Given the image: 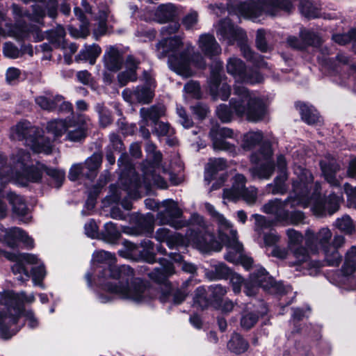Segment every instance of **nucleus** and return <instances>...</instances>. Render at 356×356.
Segmentation results:
<instances>
[{"instance_id": "nucleus-26", "label": "nucleus", "mask_w": 356, "mask_h": 356, "mask_svg": "<svg viewBox=\"0 0 356 356\" xmlns=\"http://www.w3.org/2000/svg\"><path fill=\"white\" fill-rule=\"evenodd\" d=\"M197 43L202 52L209 58L218 56L222 52L220 44L212 34H201Z\"/></svg>"}, {"instance_id": "nucleus-18", "label": "nucleus", "mask_w": 356, "mask_h": 356, "mask_svg": "<svg viewBox=\"0 0 356 356\" xmlns=\"http://www.w3.org/2000/svg\"><path fill=\"white\" fill-rule=\"evenodd\" d=\"M159 209L157 219L161 225H169L176 229L190 225V221L181 219L182 211L175 201L172 200L163 201L159 207Z\"/></svg>"}, {"instance_id": "nucleus-55", "label": "nucleus", "mask_w": 356, "mask_h": 356, "mask_svg": "<svg viewBox=\"0 0 356 356\" xmlns=\"http://www.w3.org/2000/svg\"><path fill=\"white\" fill-rule=\"evenodd\" d=\"M252 218L255 220L254 229L259 234H261L264 229L270 227L273 224V221L259 214H253Z\"/></svg>"}, {"instance_id": "nucleus-59", "label": "nucleus", "mask_w": 356, "mask_h": 356, "mask_svg": "<svg viewBox=\"0 0 356 356\" xmlns=\"http://www.w3.org/2000/svg\"><path fill=\"white\" fill-rule=\"evenodd\" d=\"M334 225L340 231L346 233H351L354 229L353 221L348 216H344L341 218H338Z\"/></svg>"}, {"instance_id": "nucleus-64", "label": "nucleus", "mask_w": 356, "mask_h": 356, "mask_svg": "<svg viewBox=\"0 0 356 356\" xmlns=\"http://www.w3.org/2000/svg\"><path fill=\"white\" fill-rule=\"evenodd\" d=\"M300 35L307 44L317 46L321 42L318 35L313 32L304 30L300 32Z\"/></svg>"}, {"instance_id": "nucleus-57", "label": "nucleus", "mask_w": 356, "mask_h": 356, "mask_svg": "<svg viewBox=\"0 0 356 356\" xmlns=\"http://www.w3.org/2000/svg\"><path fill=\"white\" fill-rule=\"evenodd\" d=\"M124 249L120 250L118 253L120 256L124 258H130L134 256H136L138 253L139 246L137 245L128 241H124L123 242Z\"/></svg>"}, {"instance_id": "nucleus-32", "label": "nucleus", "mask_w": 356, "mask_h": 356, "mask_svg": "<svg viewBox=\"0 0 356 356\" xmlns=\"http://www.w3.org/2000/svg\"><path fill=\"white\" fill-rule=\"evenodd\" d=\"M245 177L241 174L236 175L234 177L232 187L230 189H225L223 191V198L230 201H236L241 197L243 189L245 188Z\"/></svg>"}, {"instance_id": "nucleus-2", "label": "nucleus", "mask_w": 356, "mask_h": 356, "mask_svg": "<svg viewBox=\"0 0 356 356\" xmlns=\"http://www.w3.org/2000/svg\"><path fill=\"white\" fill-rule=\"evenodd\" d=\"M147 152V160L142 163L143 181H141L136 174L134 169L130 168L127 177L123 172L120 175V183L123 185L122 191H126L129 198H138L140 189L143 187L146 191H149L152 186L164 189L168 187L165 178L156 174L157 172L162 173L168 177L171 184L178 185L181 182V179L171 171L166 170L161 164L162 154L156 150L154 144L147 141L145 145ZM112 195V200L115 202H119L122 196V190L118 188L115 186H110Z\"/></svg>"}, {"instance_id": "nucleus-10", "label": "nucleus", "mask_w": 356, "mask_h": 356, "mask_svg": "<svg viewBox=\"0 0 356 356\" xmlns=\"http://www.w3.org/2000/svg\"><path fill=\"white\" fill-rule=\"evenodd\" d=\"M5 257L15 262L12 266V270L16 278L21 282L28 281L29 279V273L24 265L25 264H39L38 266L32 268V280L34 285L44 288L42 281L46 275V270L36 255L28 253L5 252Z\"/></svg>"}, {"instance_id": "nucleus-48", "label": "nucleus", "mask_w": 356, "mask_h": 356, "mask_svg": "<svg viewBox=\"0 0 356 356\" xmlns=\"http://www.w3.org/2000/svg\"><path fill=\"white\" fill-rule=\"evenodd\" d=\"M68 120H54L47 123V129L54 136V139L60 137L67 131Z\"/></svg>"}, {"instance_id": "nucleus-49", "label": "nucleus", "mask_w": 356, "mask_h": 356, "mask_svg": "<svg viewBox=\"0 0 356 356\" xmlns=\"http://www.w3.org/2000/svg\"><path fill=\"white\" fill-rule=\"evenodd\" d=\"M286 179V172L280 173V175L274 179L273 184H268V187L269 188H272L271 192L273 194H284L287 191V187L285 184Z\"/></svg>"}, {"instance_id": "nucleus-23", "label": "nucleus", "mask_w": 356, "mask_h": 356, "mask_svg": "<svg viewBox=\"0 0 356 356\" xmlns=\"http://www.w3.org/2000/svg\"><path fill=\"white\" fill-rule=\"evenodd\" d=\"M209 135L214 149L223 150L232 154L235 153V146L225 140L226 138H233L234 131L232 129L227 127H213Z\"/></svg>"}, {"instance_id": "nucleus-3", "label": "nucleus", "mask_w": 356, "mask_h": 356, "mask_svg": "<svg viewBox=\"0 0 356 356\" xmlns=\"http://www.w3.org/2000/svg\"><path fill=\"white\" fill-rule=\"evenodd\" d=\"M190 226L191 229L186 236L177 232L172 233L166 228H160L156 232L155 238L159 242L166 243L170 249L185 248L191 244L204 253L221 250V243L215 239L202 216L193 214L190 218Z\"/></svg>"}, {"instance_id": "nucleus-50", "label": "nucleus", "mask_w": 356, "mask_h": 356, "mask_svg": "<svg viewBox=\"0 0 356 356\" xmlns=\"http://www.w3.org/2000/svg\"><path fill=\"white\" fill-rule=\"evenodd\" d=\"M301 13L308 18H316L319 16V9L309 0H301L300 5Z\"/></svg>"}, {"instance_id": "nucleus-12", "label": "nucleus", "mask_w": 356, "mask_h": 356, "mask_svg": "<svg viewBox=\"0 0 356 356\" xmlns=\"http://www.w3.org/2000/svg\"><path fill=\"white\" fill-rule=\"evenodd\" d=\"M293 6L285 0H261L258 4L253 2H243L238 5V13L244 17L255 21L263 13L274 16L283 10L289 12Z\"/></svg>"}, {"instance_id": "nucleus-44", "label": "nucleus", "mask_w": 356, "mask_h": 356, "mask_svg": "<svg viewBox=\"0 0 356 356\" xmlns=\"http://www.w3.org/2000/svg\"><path fill=\"white\" fill-rule=\"evenodd\" d=\"M263 140V134L260 131H249L243 137L242 147L246 151L251 150Z\"/></svg>"}, {"instance_id": "nucleus-25", "label": "nucleus", "mask_w": 356, "mask_h": 356, "mask_svg": "<svg viewBox=\"0 0 356 356\" xmlns=\"http://www.w3.org/2000/svg\"><path fill=\"white\" fill-rule=\"evenodd\" d=\"M149 87L138 86L135 89L131 90L126 88L122 91L123 99L130 103L149 104L154 97L153 90L151 88L152 83L148 82Z\"/></svg>"}, {"instance_id": "nucleus-40", "label": "nucleus", "mask_w": 356, "mask_h": 356, "mask_svg": "<svg viewBox=\"0 0 356 356\" xmlns=\"http://www.w3.org/2000/svg\"><path fill=\"white\" fill-rule=\"evenodd\" d=\"M226 166V161L223 159L218 158L210 159L206 166L204 176V179L208 184L211 181L213 175L216 172L224 170Z\"/></svg>"}, {"instance_id": "nucleus-43", "label": "nucleus", "mask_w": 356, "mask_h": 356, "mask_svg": "<svg viewBox=\"0 0 356 356\" xmlns=\"http://www.w3.org/2000/svg\"><path fill=\"white\" fill-rule=\"evenodd\" d=\"M62 101V96L56 95L52 97L49 95H40L35 99V103L42 109L53 111L57 108V105Z\"/></svg>"}, {"instance_id": "nucleus-29", "label": "nucleus", "mask_w": 356, "mask_h": 356, "mask_svg": "<svg viewBox=\"0 0 356 356\" xmlns=\"http://www.w3.org/2000/svg\"><path fill=\"white\" fill-rule=\"evenodd\" d=\"M139 62L133 56H127L125 62L126 70L118 75V81L120 86L127 85L129 81L137 79L136 70Z\"/></svg>"}, {"instance_id": "nucleus-61", "label": "nucleus", "mask_w": 356, "mask_h": 356, "mask_svg": "<svg viewBox=\"0 0 356 356\" xmlns=\"http://www.w3.org/2000/svg\"><path fill=\"white\" fill-rule=\"evenodd\" d=\"M258 316L252 312L244 314L241 319V325L243 329L249 330L252 328L257 322Z\"/></svg>"}, {"instance_id": "nucleus-11", "label": "nucleus", "mask_w": 356, "mask_h": 356, "mask_svg": "<svg viewBox=\"0 0 356 356\" xmlns=\"http://www.w3.org/2000/svg\"><path fill=\"white\" fill-rule=\"evenodd\" d=\"M10 138L13 140H25L34 152L49 154L52 145L49 139L39 134L38 129L31 126L28 121L19 122L10 130Z\"/></svg>"}, {"instance_id": "nucleus-38", "label": "nucleus", "mask_w": 356, "mask_h": 356, "mask_svg": "<svg viewBox=\"0 0 356 356\" xmlns=\"http://www.w3.org/2000/svg\"><path fill=\"white\" fill-rule=\"evenodd\" d=\"M18 158V153L13 157L15 172L8 166H2L0 168V190L3 185L8 181H14L16 182V178L18 175V170L16 168Z\"/></svg>"}, {"instance_id": "nucleus-34", "label": "nucleus", "mask_w": 356, "mask_h": 356, "mask_svg": "<svg viewBox=\"0 0 356 356\" xmlns=\"http://www.w3.org/2000/svg\"><path fill=\"white\" fill-rule=\"evenodd\" d=\"M165 113V108L163 104L152 106L149 108H142L140 110V115L143 121L152 120L157 122L158 120Z\"/></svg>"}, {"instance_id": "nucleus-4", "label": "nucleus", "mask_w": 356, "mask_h": 356, "mask_svg": "<svg viewBox=\"0 0 356 356\" xmlns=\"http://www.w3.org/2000/svg\"><path fill=\"white\" fill-rule=\"evenodd\" d=\"M182 47V38L180 36L163 38L156 45L157 56L159 58L168 57L169 67L182 77L188 78L195 73L191 65L203 70L206 67V61L200 53L193 54L191 58L188 57V51L194 49L191 42L186 44V50L180 51Z\"/></svg>"}, {"instance_id": "nucleus-41", "label": "nucleus", "mask_w": 356, "mask_h": 356, "mask_svg": "<svg viewBox=\"0 0 356 356\" xmlns=\"http://www.w3.org/2000/svg\"><path fill=\"white\" fill-rule=\"evenodd\" d=\"M75 15L79 19L80 24V33L78 32L73 27H69L71 35L75 38H86L89 34V29L88 27V22L81 10V8L76 7L74 9Z\"/></svg>"}, {"instance_id": "nucleus-7", "label": "nucleus", "mask_w": 356, "mask_h": 356, "mask_svg": "<svg viewBox=\"0 0 356 356\" xmlns=\"http://www.w3.org/2000/svg\"><path fill=\"white\" fill-rule=\"evenodd\" d=\"M35 301L33 293L26 295L24 291L15 293L12 291L0 292V305L5 309L0 311V336L4 339H10L20 330L17 320L24 312V305Z\"/></svg>"}, {"instance_id": "nucleus-15", "label": "nucleus", "mask_w": 356, "mask_h": 356, "mask_svg": "<svg viewBox=\"0 0 356 356\" xmlns=\"http://www.w3.org/2000/svg\"><path fill=\"white\" fill-rule=\"evenodd\" d=\"M273 151L268 143H264L259 152L250 156V161L256 166L250 170L254 178L268 179L273 175L275 165L272 161Z\"/></svg>"}, {"instance_id": "nucleus-52", "label": "nucleus", "mask_w": 356, "mask_h": 356, "mask_svg": "<svg viewBox=\"0 0 356 356\" xmlns=\"http://www.w3.org/2000/svg\"><path fill=\"white\" fill-rule=\"evenodd\" d=\"M107 13L106 11H100L97 17V25L93 29V33L96 38L99 36L104 35L107 31L106 27Z\"/></svg>"}, {"instance_id": "nucleus-62", "label": "nucleus", "mask_w": 356, "mask_h": 356, "mask_svg": "<svg viewBox=\"0 0 356 356\" xmlns=\"http://www.w3.org/2000/svg\"><path fill=\"white\" fill-rule=\"evenodd\" d=\"M241 197L248 204H253L255 203L257 197V189L254 186L245 188Z\"/></svg>"}, {"instance_id": "nucleus-1", "label": "nucleus", "mask_w": 356, "mask_h": 356, "mask_svg": "<svg viewBox=\"0 0 356 356\" xmlns=\"http://www.w3.org/2000/svg\"><path fill=\"white\" fill-rule=\"evenodd\" d=\"M92 262L98 271L97 283L102 290L110 295L97 293V300L101 303L113 300V296L135 303H145L154 296V290L144 282L134 278V273L129 266H115V254L104 250L93 253Z\"/></svg>"}, {"instance_id": "nucleus-47", "label": "nucleus", "mask_w": 356, "mask_h": 356, "mask_svg": "<svg viewBox=\"0 0 356 356\" xmlns=\"http://www.w3.org/2000/svg\"><path fill=\"white\" fill-rule=\"evenodd\" d=\"M120 231L115 224L112 222L105 223L104 230L102 233L104 241L109 243H113L120 238Z\"/></svg>"}, {"instance_id": "nucleus-24", "label": "nucleus", "mask_w": 356, "mask_h": 356, "mask_svg": "<svg viewBox=\"0 0 356 356\" xmlns=\"http://www.w3.org/2000/svg\"><path fill=\"white\" fill-rule=\"evenodd\" d=\"M180 14V8L175 4L168 3L159 5L156 9L145 16V20H154L160 24L174 21Z\"/></svg>"}, {"instance_id": "nucleus-54", "label": "nucleus", "mask_w": 356, "mask_h": 356, "mask_svg": "<svg viewBox=\"0 0 356 356\" xmlns=\"http://www.w3.org/2000/svg\"><path fill=\"white\" fill-rule=\"evenodd\" d=\"M95 111L99 115V122L102 127H105L111 123V113L103 104H97Z\"/></svg>"}, {"instance_id": "nucleus-45", "label": "nucleus", "mask_w": 356, "mask_h": 356, "mask_svg": "<svg viewBox=\"0 0 356 356\" xmlns=\"http://www.w3.org/2000/svg\"><path fill=\"white\" fill-rule=\"evenodd\" d=\"M174 267L172 264L168 263L165 266L159 268H155L149 273L152 280L156 282H164L167 278L174 274Z\"/></svg>"}, {"instance_id": "nucleus-37", "label": "nucleus", "mask_w": 356, "mask_h": 356, "mask_svg": "<svg viewBox=\"0 0 356 356\" xmlns=\"http://www.w3.org/2000/svg\"><path fill=\"white\" fill-rule=\"evenodd\" d=\"M102 49L100 47L96 44L86 46L81 49L79 54L76 56V60L89 61L90 64H95L96 59L100 55Z\"/></svg>"}, {"instance_id": "nucleus-28", "label": "nucleus", "mask_w": 356, "mask_h": 356, "mask_svg": "<svg viewBox=\"0 0 356 356\" xmlns=\"http://www.w3.org/2000/svg\"><path fill=\"white\" fill-rule=\"evenodd\" d=\"M332 236V234L327 227L321 228L316 234L311 230H307L306 232L307 245H310V243H314L318 248L324 250L327 247H330Z\"/></svg>"}, {"instance_id": "nucleus-8", "label": "nucleus", "mask_w": 356, "mask_h": 356, "mask_svg": "<svg viewBox=\"0 0 356 356\" xmlns=\"http://www.w3.org/2000/svg\"><path fill=\"white\" fill-rule=\"evenodd\" d=\"M204 207L218 223L219 237L228 250L225 256V259L232 263L239 262L246 270L250 269L253 264V259L243 254V244L238 241L237 230L234 229L232 223L217 211L210 203H204Z\"/></svg>"}, {"instance_id": "nucleus-60", "label": "nucleus", "mask_w": 356, "mask_h": 356, "mask_svg": "<svg viewBox=\"0 0 356 356\" xmlns=\"http://www.w3.org/2000/svg\"><path fill=\"white\" fill-rule=\"evenodd\" d=\"M181 23L186 30H191L195 28L198 23V14L196 11H191L181 20Z\"/></svg>"}, {"instance_id": "nucleus-22", "label": "nucleus", "mask_w": 356, "mask_h": 356, "mask_svg": "<svg viewBox=\"0 0 356 356\" xmlns=\"http://www.w3.org/2000/svg\"><path fill=\"white\" fill-rule=\"evenodd\" d=\"M0 241H3L8 246L15 248L18 242H22L27 248L34 247L33 239L19 227H12L9 229H1Z\"/></svg>"}, {"instance_id": "nucleus-33", "label": "nucleus", "mask_w": 356, "mask_h": 356, "mask_svg": "<svg viewBox=\"0 0 356 356\" xmlns=\"http://www.w3.org/2000/svg\"><path fill=\"white\" fill-rule=\"evenodd\" d=\"M104 67L109 71L119 70L122 64V56L119 51L115 47H110L104 55Z\"/></svg>"}, {"instance_id": "nucleus-27", "label": "nucleus", "mask_w": 356, "mask_h": 356, "mask_svg": "<svg viewBox=\"0 0 356 356\" xmlns=\"http://www.w3.org/2000/svg\"><path fill=\"white\" fill-rule=\"evenodd\" d=\"M7 198L13 207V213L19 220L24 223L29 222L31 220V216L29 213V209L24 198L14 193H8Z\"/></svg>"}, {"instance_id": "nucleus-14", "label": "nucleus", "mask_w": 356, "mask_h": 356, "mask_svg": "<svg viewBox=\"0 0 356 356\" xmlns=\"http://www.w3.org/2000/svg\"><path fill=\"white\" fill-rule=\"evenodd\" d=\"M321 186L318 183L313 184V180L308 184L309 204L312 205L313 212L317 216H323L326 211L330 215L335 213L339 208L342 200L341 195L332 193L324 202L319 200Z\"/></svg>"}, {"instance_id": "nucleus-56", "label": "nucleus", "mask_w": 356, "mask_h": 356, "mask_svg": "<svg viewBox=\"0 0 356 356\" xmlns=\"http://www.w3.org/2000/svg\"><path fill=\"white\" fill-rule=\"evenodd\" d=\"M333 40L341 45L353 42L356 45V29L351 30L348 33L336 34L332 36Z\"/></svg>"}, {"instance_id": "nucleus-5", "label": "nucleus", "mask_w": 356, "mask_h": 356, "mask_svg": "<svg viewBox=\"0 0 356 356\" xmlns=\"http://www.w3.org/2000/svg\"><path fill=\"white\" fill-rule=\"evenodd\" d=\"M230 108L226 104H220L216 108V114L223 122L232 120V113L243 117L248 121L261 120L267 113V106L264 100L255 93L249 91L242 86H235L234 97L229 102Z\"/></svg>"}, {"instance_id": "nucleus-58", "label": "nucleus", "mask_w": 356, "mask_h": 356, "mask_svg": "<svg viewBox=\"0 0 356 356\" xmlns=\"http://www.w3.org/2000/svg\"><path fill=\"white\" fill-rule=\"evenodd\" d=\"M243 56L248 60H252L253 63L258 67H264L266 65V62L259 55L253 53L248 47H243Z\"/></svg>"}, {"instance_id": "nucleus-53", "label": "nucleus", "mask_w": 356, "mask_h": 356, "mask_svg": "<svg viewBox=\"0 0 356 356\" xmlns=\"http://www.w3.org/2000/svg\"><path fill=\"white\" fill-rule=\"evenodd\" d=\"M139 255L151 261L154 257V243L150 240L141 242L138 250Z\"/></svg>"}, {"instance_id": "nucleus-20", "label": "nucleus", "mask_w": 356, "mask_h": 356, "mask_svg": "<svg viewBox=\"0 0 356 356\" xmlns=\"http://www.w3.org/2000/svg\"><path fill=\"white\" fill-rule=\"evenodd\" d=\"M216 34L220 40L226 41L228 44L235 42H243L245 40V31L238 26H234L229 19L220 20L216 26Z\"/></svg>"}, {"instance_id": "nucleus-30", "label": "nucleus", "mask_w": 356, "mask_h": 356, "mask_svg": "<svg viewBox=\"0 0 356 356\" xmlns=\"http://www.w3.org/2000/svg\"><path fill=\"white\" fill-rule=\"evenodd\" d=\"M65 32L64 29L59 26L56 27L54 31H52L50 34V40L51 43L56 47L61 48L65 51V53L69 54H74L78 49V47L74 43L67 44L65 40Z\"/></svg>"}, {"instance_id": "nucleus-35", "label": "nucleus", "mask_w": 356, "mask_h": 356, "mask_svg": "<svg viewBox=\"0 0 356 356\" xmlns=\"http://www.w3.org/2000/svg\"><path fill=\"white\" fill-rule=\"evenodd\" d=\"M102 156L100 154L95 153L88 158L83 164L85 167L86 178L90 180L94 179L97 174L98 169L101 166Z\"/></svg>"}, {"instance_id": "nucleus-17", "label": "nucleus", "mask_w": 356, "mask_h": 356, "mask_svg": "<svg viewBox=\"0 0 356 356\" xmlns=\"http://www.w3.org/2000/svg\"><path fill=\"white\" fill-rule=\"evenodd\" d=\"M226 69L228 74L235 80V86L238 83L254 84L262 81L261 75L255 70H248L245 63L238 58L231 57L227 61Z\"/></svg>"}, {"instance_id": "nucleus-36", "label": "nucleus", "mask_w": 356, "mask_h": 356, "mask_svg": "<svg viewBox=\"0 0 356 356\" xmlns=\"http://www.w3.org/2000/svg\"><path fill=\"white\" fill-rule=\"evenodd\" d=\"M356 271V246H352L346 253L341 273L344 276H350Z\"/></svg>"}, {"instance_id": "nucleus-19", "label": "nucleus", "mask_w": 356, "mask_h": 356, "mask_svg": "<svg viewBox=\"0 0 356 356\" xmlns=\"http://www.w3.org/2000/svg\"><path fill=\"white\" fill-rule=\"evenodd\" d=\"M223 68L222 61H217L211 66V75L209 81V86L211 95L214 99L227 100L231 94L230 86L226 83H222Z\"/></svg>"}, {"instance_id": "nucleus-6", "label": "nucleus", "mask_w": 356, "mask_h": 356, "mask_svg": "<svg viewBox=\"0 0 356 356\" xmlns=\"http://www.w3.org/2000/svg\"><path fill=\"white\" fill-rule=\"evenodd\" d=\"M294 173L297 178L293 181V190L290 196L284 201L279 199L270 200L261 208L263 212L273 215L277 222L287 219L288 211L285 207L288 204L291 207L298 205L307 207L309 202L308 184L314 177L309 170L301 166L295 167Z\"/></svg>"}, {"instance_id": "nucleus-46", "label": "nucleus", "mask_w": 356, "mask_h": 356, "mask_svg": "<svg viewBox=\"0 0 356 356\" xmlns=\"http://www.w3.org/2000/svg\"><path fill=\"white\" fill-rule=\"evenodd\" d=\"M166 289L163 291L159 297L162 302L173 301L175 304L181 303L186 298V294L182 291H176L172 292L170 287L165 286Z\"/></svg>"}, {"instance_id": "nucleus-13", "label": "nucleus", "mask_w": 356, "mask_h": 356, "mask_svg": "<svg viewBox=\"0 0 356 356\" xmlns=\"http://www.w3.org/2000/svg\"><path fill=\"white\" fill-rule=\"evenodd\" d=\"M230 282L235 293H238L242 284H244V292L248 296H255L259 287L266 289L272 285L273 282L266 270L261 266L255 267L248 280L244 282L243 278L239 274L233 273L231 275Z\"/></svg>"}, {"instance_id": "nucleus-39", "label": "nucleus", "mask_w": 356, "mask_h": 356, "mask_svg": "<svg viewBox=\"0 0 356 356\" xmlns=\"http://www.w3.org/2000/svg\"><path fill=\"white\" fill-rule=\"evenodd\" d=\"M302 119L308 124H314L318 122L319 116L316 110L312 106L305 103L297 104Z\"/></svg>"}, {"instance_id": "nucleus-42", "label": "nucleus", "mask_w": 356, "mask_h": 356, "mask_svg": "<svg viewBox=\"0 0 356 356\" xmlns=\"http://www.w3.org/2000/svg\"><path fill=\"white\" fill-rule=\"evenodd\" d=\"M228 348L236 354L245 352L249 347L248 342L238 334H234L227 343Z\"/></svg>"}, {"instance_id": "nucleus-63", "label": "nucleus", "mask_w": 356, "mask_h": 356, "mask_svg": "<svg viewBox=\"0 0 356 356\" xmlns=\"http://www.w3.org/2000/svg\"><path fill=\"white\" fill-rule=\"evenodd\" d=\"M193 300L194 304L197 305L200 307L204 308L207 307L208 305V300L206 296V289L202 286L197 288Z\"/></svg>"}, {"instance_id": "nucleus-31", "label": "nucleus", "mask_w": 356, "mask_h": 356, "mask_svg": "<svg viewBox=\"0 0 356 356\" xmlns=\"http://www.w3.org/2000/svg\"><path fill=\"white\" fill-rule=\"evenodd\" d=\"M320 165L326 181L331 186L339 187L340 181L336 177L335 174L339 170V165L336 161L332 158L328 162L321 161Z\"/></svg>"}, {"instance_id": "nucleus-21", "label": "nucleus", "mask_w": 356, "mask_h": 356, "mask_svg": "<svg viewBox=\"0 0 356 356\" xmlns=\"http://www.w3.org/2000/svg\"><path fill=\"white\" fill-rule=\"evenodd\" d=\"M90 127V120L83 115L69 119L66 127V140L71 142H81L86 137Z\"/></svg>"}, {"instance_id": "nucleus-51", "label": "nucleus", "mask_w": 356, "mask_h": 356, "mask_svg": "<svg viewBox=\"0 0 356 356\" xmlns=\"http://www.w3.org/2000/svg\"><path fill=\"white\" fill-rule=\"evenodd\" d=\"M325 254V261L330 266H338L341 261V256L337 250L327 247L323 250Z\"/></svg>"}, {"instance_id": "nucleus-16", "label": "nucleus", "mask_w": 356, "mask_h": 356, "mask_svg": "<svg viewBox=\"0 0 356 356\" xmlns=\"http://www.w3.org/2000/svg\"><path fill=\"white\" fill-rule=\"evenodd\" d=\"M286 235L288 236V248L292 253L293 257L295 261H289L290 266H300L304 265L306 267H314V268H319L321 264L319 262H313L309 261V257L307 249L302 246L297 247L300 245L303 241V236L299 232L293 229H289L286 230Z\"/></svg>"}, {"instance_id": "nucleus-9", "label": "nucleus", "mask_w": 356, "mask_h": 356, "mask_svg": "<svg viewBox=\"0 0 356 356\" xmlns=\"http://www.w3.org/2000/svg\"><path fill=\"white\" fill-rule=\"evenodd\" d=\"M16 168L18 175L16 183L21 186H26L28 182H38L41 181L43 174L49 177V185L58 188L63 184L65 179V172L55 168H49L44 164L37 163L35 165L29 167L30 154L20 150L18 152Z\"/></svg>"}]
</instances>
